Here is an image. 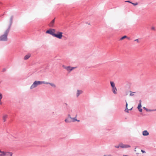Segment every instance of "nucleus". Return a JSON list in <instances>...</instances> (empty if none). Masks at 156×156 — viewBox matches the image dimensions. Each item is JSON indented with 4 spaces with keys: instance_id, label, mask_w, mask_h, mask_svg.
<instances>
[{
    "instance_id": "obj_28",
    "label": "nucleus",
    "mask_w": 156,
    "mask_h": 156,
    "mask_svg": "<svg viewBox=\"0 0 156 156\" xmlns=\"http://www.w3.org/2000/svg\"><path fill=\"white\" fill-rule=\"evenodd\" d=\"M132 4L135 5H137V3H132Z\"/></svg>"
},
{
    "instance_id": "obj_29",
    "label": "nucleus",
    "mask_w": 156,
    "mask_h": 156,
    "mask_svg": "<svg viewBox=\"0 0 156 156\" xmlns=\"http://www.w3.org/2000/svg\"><path fill=\"white\" fill-rule=\"evenodd\" d=\"M141 151L143 153H144L145 152V151H143V150H141Z\"/></svg>"
},
{
    "instance_id": "obj_24",
    "label": "nucleus",
    "mask_w": 156,
    "mask_h": 156,
    "mask_svg": "<svg viewBox=\"0 0 156 156\" xmlns=\"http://www.w3.org/2000/svg\"><path fill=\"white\" fill-rule=\"evenodd\" d=\"M2 98V94L0 93V100L1 101V99Z\"/></svg>"
},
{
    "instance_id": "obj_22",
    "label": "nucleus",
    "mask_w": 156,
    "mask_h": 156,
    "mask_svg": "<svg viewBox=\"0 0 156 156\" xmlns=\"http://www.w3.org/2000/svg\"><path fill=\"white\" fill-rule=\"evenodd\" d=\"M143 108H144V109H145L146 110V111H151V110H148V109H147L145 107H144Z\"/></svg>"
},
{
    "instance_id": "obj_5",
    "label": "nucleus",
    "mask_w": 156,
    "mask_h": 156,
    "mask_svg": "<svg viewBox=\"0 0 156 156\" xmlns=\"http://www.w3.org/2000/svg\"><path fill=\"white\" fill-rule=\"evenodd\" d=\"M13 153L9 151H3L2 156H12Z\"/></svg>"
},
{
    "instance_id": "obj_30",
    "label": "nucleus",
    "mask_w": 156,
    "mask_h": 156,
    "mask_svg": "<svg viewBox=\"0 0 156 156\" xmlns=\"http://www.w3.org/2000/svg\"><path fill=\"white\" fill-rule=\"evenodd\" d=\"M151 29H152V30H155V28H154V27H152L151 28Z\"/></svg>"
},
{
    "instance_id": "obj_23",
    "label": "nucleus",
    "mask_w": 156,
    "mask_h": 156,
    "mask_svg": "<svg viewBox=\"0 0 156 156\" xmlns=\"http://www.w3.org/2000/svg\"><path fill=\"white\" fill-rule=\"evenodd\" d=\"M3 151H2L0 149V156H2Z\"/></svg>"
},
{
    "instance_id": "obj_13",
    "label": "nucleus",
    "mask_w": 156,
    "mask_h": 156,
    "mask_svg": "<svg viewBox=\"0 0 156 156\" xmlns=\"http://www.w3.org/2000/svg\"><path fill=\"white\" fill-rule=\"evenodd\" d=\"M82 91L80 90H78L77 91V97H78L80 94L82 93Z\"/></svg>"
},
{
    "instance_id": "obj_19",
    "label": "nucleus",
    "mask_w": 156,
    "mask_h": 156,
    "mask_svg": "<svg viewBox=\"0 0 156 156\" xmlns=\"http://www.w3.org/2000/svg\"><path fill=\"white\" fill-rule=\"evenodd\" d=\"M48 83V84H49L52 87H56V85L55 84H54L53 83Z\"/></svg>"
},
{
    "instance_id": "obj_32",
    "label": "nucleus",
    "mask_w": 156,
    "mask_h": 156,
    "mask_svg": "<svg viewBox=\"0 0 156 156\" xmlns=\"http://www.w3.org/2000/svg\"><path fill=\"white\" fill-rule=\"evenodd\" d=\"M76 121H77L78 122H80V120H77H77Z\"/></svg>"
},
{
    "instance_id": "obj_34",
    "label": "nucleus",
    "mask_w": 156,
    "mask_h": 156,
    "mask_svg": "<svg viewBox=\"0 0 156 156\" xmlns=\"http://www.w3.org/2000/svg\"><path fill=\"white\" fill-rule=\"evenodd\" d=\"M135 151H136V150H135Z\"/></svg>"
},
{
    "instance_id": "obj_27",
    "label": "nucleus",
    "mask_w": 156,
    "mask_h": 156,
    "mask_svg": "<svg viewBox=\"0 0 156 156\" xmlns=\"http://www.w3.org/2000/svg\"><path fill=\"white\" fill-rule=\"evenodd\" d=\"M115 147H116V148H119V147H120V144H119V146H115Z\"/></svg>"
},
{
    "instance_id": "obj_31",
    "label": "nucleus",
    "mask_w": 156,
    "mask_h": 156,
    "mask_svg": "<svg viewBox=\"0 0 156 156\" xmlns=\"http://www.w3.org/2000/svg\"><path fill=\"white\" fill-rule=\"evenodd\" d=\"M125 2H129V3H132L131 2H130V1H125Z\"/></svg>"
},
{
    "instance_id": "obj_21",
    "label": "nucleus",
    "mask_w": 156,
    "mask_h": 156,
    "mask_svg": "<svg viewBox=\"0 0 156 156\" xmlns=\"http://www.w3.org/2000/svg\"><path fill=\"white\" fill-rule=\"evenodd\" d=\"M131 93L130 94H129V95L130 96H133V95H134V94L133 93H135V92H131Z\"/></svg>"
},
{
    "instance_id": "obj_20",
    "label": "nucleus",
    "mask_w": 156,
    "mask_h": 156,
    "mask_svg": "<svg viewBox=\"0 0 156 156\" xmlns=\"http://www.w3.org/2000/svg\"><path fill=\"white\" fill-rule=\"evenodd\" d=\"M65 122H67V123H68V122H71V121L69 120V119H66L65 120Z\"/></svg>"
},
{
    "instance_id": "obj_1",
    "label": "nucleus",
    "mask_w": 156,
    "mask_h": 156,
    "mask_svg": "<svg viewBox=\"0 0 156 156\" xmlns=\"http://www.w3.org/2000/svg\"><path fill=\"white\" fill-rule=\"evenodd\" d=\"M13 16H11L10 18V21L8 24V28L5 31L4 34L1 35L0 36V41H6L8 40L7 36L9 33V30L12 25Z\"/></svg>"
},
{
    "instance_id": "obj_9",
    "label": "nucleus",
    "mask_w": 156,
    "mask_h": 156,
    "mask_svg": "<svg viewBox=\"0 0 156 156\" xmlns=\"http://www.w3.org/2000/svg\"><path fill=\"white\" fill-rule=\"evenodd\" d=\"M55 22V18L53 20L49 23L48 24L49 27H53L54 26Z\"/></svg>"
},
{
    "instance_id": "obj_10",
    "label": "nucleus",
    "mask_w": 156,
    "mask_h": 156,
    "mask_svg": "<svg viewBox=\"0 0 156 156\" xmlns=\"http://www.w3.org/2000/svg\"><path fill=\"white\" fill-rule=\"evenodd\" d=\"M68 116L69 118H70V119L72 120V122H75L77 120V119H76V117L77 116V115H76L75 117L73 118H72L71 117L70 115H69Z\"/></svg>"
},
{
    "instance_id": "obj_26",
    "label": "nucleus",
    "mask_w": 156,
    "mask_h": 156,
    "mask_svg": "<svg viewBox=\"0 0 156 156\" xmlns=\"http://www.w3.org/2000/svg\"><path fill=\"white\" fill-rule=\"evenodd\" d=\"M139 105H141V100H140L139 101Z\"/></svg>"
},
{
    "instance_id": "obj_17",
    "label": "nucleus",
    "mask_w": 156,
    "mask_h": 156,
    "mask_svg": "<svg viewBox=\"0 0 156 156\" xmlns=\"http://www.w3.org/2000/svg\"><path fill=\"white\" fill-rule=\"evenodd\" d=\"M110 83L111 86L112 87V88L115 87V84L114 82H113L111 81Z\"/></svg>"
},
{
    "instance_id": "obj_18",
    "label": "nucleus",
    "mask_w": 156,
    "mask_h": 156,
    "mask_svg": "<svg viewBox=\"0 0 156 156\" xmlns=\"http://www.w3.org/2000/svg\"><path fill=\"white\" fill-rule=\"evenodd\" d=\"M127 38V36H123V37H122L120 39V40H122L126 38Z\"/></svg>"
},
{
    "instance_id": "obj_4",
    "label": "nucleus",
    "mask_w": 156,
    "mask_h": 156,
    "mask_svg": "<svg viewBox=\"0 0 156 156\" xmlns=\"http://www.w3.org/2000/svg\"><path fill=\"white\" fill-rule=\"evenodd\" d=\"M56 34H55L54 37H55L58 39H61L62 37L63 33L61 32L58 31Z\"/></svg>"
},
{
    "instance_id": "obj_2",
    "label": "nucleus",
    "mask_w": 156,
    "mask_h": 156,
    "mask_svg": "<svg viewBox=\"0 0 156 156\" xmlns=\"http://www.w3.org/2000/svg\"><path fill=\"white\" fill-rule=\"evenodd\" d=\"M48 84V83L45 81H34L33 84L30 87V89H32L36 87L38 85H40L42 84Z\"/></svg>"
},
{
    "instance_id": "obj_14",
    "label": "nucleus",
    "mask_w": 156,
    "mask_h": 156,
    "mask_svg": "<svg viewBox=\"0 0 156 156\" xmlns=\"http://www.w3.org/2000/svg\"><path fill=\"white\" fill-rule=\"evenodd\" d=\"M127 106H128V104L126 103V109L125 110V111L126 112H127V113H128L129 112L128 111L129 110H131L132 109L133 107L130 109H128L127 108Z\"/></svg>"
},
{
    "instance_id": "obj_12",
    "label": "nucleus",
    "mask_w": 156,
    "mask_h": 156,
    "mask_svg": "<svg viewBox=\"0 0 156 156\" xmlns=\"http://www.w3.org/2000/svg\"><path fill=\"white\" fill-rule=\"evenodd\" d=\"M112 90L114 94H117V89L116 87L112 88Z\"/></svg>"
},
{
    "instance_id": "obj_25",
    "label": "nucleus",
    "mask_w": 156,
    "mask_h": 156,
    "mask_svg": "<svg viewBox=\"0 0 156 156\" xmlns=\"http://www.w3.org/2000/svg\"><path fill=\"white\" fill-rule=\"evenodd\" d=\"M135 41H136L138 43H139V41L138 39H136L134 40Z\"/></svg>"
},
{
    "instance_id": "obj_3",
    "label": "nucleus",
    "mask_w": 156,
    "mask_h": 156,
    "mask_svg": "<svg viewBox=\"0 0 156 156\" xmlns=\"http://www.w3.org/2000/svg\"><path fill=\"white\" fill-rule=\"evenodd\" d=\"M55 29H51L48 30H47L46 32V33L50 34L52 36H54L55 34Z\"/></svg>"
},
{
    "instance_id": "obj_11",
    "label": "nucleus",
    "mask_w": 156,
    "mask_h": 156,
    "mask_svg": "<svg viewBox=\"0 0 156 156\" xmlns=\"http://www.w3.org/2000/svg\"><path fill=\"white\" fill-rule=\"evenodd\" d=\"M144 136H147L149 135V133L147 130H144L143 132L142 133Z\"/></svg>"
},
{
    "instance_id": "obj_33",
    "label": "nucleus",
    "mask_w": 156,
    "mask_h": 156,
    "mask_svg": "<svg viewBox=\"0 0 156 156\" xmlns=\"http://www.w3.org/2000/svg\"><path fill=\"white\" fill-rule=\"evenodd\" d=\"M0 104H2V103H1V102H0Z\"/></svg>"
},
{
    "instance_id": "obj_7",
    "label": "nucleus",
    "mask_w": 156,
    "mask_h": 156,
    "mask_svg": "<svg viewBox=\"0 0 156 156\" xmlns=\"http://www.w3.org/2000/svg\"><path fill=\"white\" fill-rule=\"evenodd\" d=\"M120 147L122 148H126L130 147V146L128 144H120Z\"/></svg>"
},
{
    "instance_id": "obj_15",
    "label": "nucleus",
    "mask_w": 156,
    "mask_h": 156,
    "mask_svg": "<svg viewBox=\"0 0 156 156\" xmlns=\"http://www.w3.org/2000/svg\"><path fill=\"white\" fill-rule=\"evenodd\" d=\"M141 107H142V106L140 105V104L138 105L137 107V108H138V109L139 110V112H142V109L141 108Z\"/></svg>"
},
{
    "instance_id": "obj_6",
    "label": "nucleus",
    "mask_w": 156,
    "mask_h": 156,
    "mask_svg": "<svg viewBox=\"0 0 156 156\" xmlns=\"http://www.w3.org/2000/svg\"><path fill=\"white\" fill-rule=\"evenodd\" d=\"M76 67H70V66H67L65 68V69H66L67 71L70 72L72 70H73V69H75L76 68Z\"/></svg>"
},
{
    "instance_id": "obj_8",
    "label": "nucleus",
    "mask_w": 156,
    "mask_h": 156,
    "mask_svg": "<svg viewBox=\"0 0 156 156\" xmlns=\"http://www.w3.org/2000/svg\"><path fill=\"white\" fill-rule=\"evenodd\" d=\"M8 115L7 114H3L2 116V119L4 122L6 121V119L8 118Z\"/></svg>"
},
{
    "instance_id": "obj_16",
    "label": "nucleus",
    "mask_w": 156,
    "mask_h": 156,
    "mask_svg": "<svg viewBox=\"0 0 156 156\" xmlns=\"http://www.w3.org/2000/svg\"><path fill=\"white\" fill-rule=\"evenodd\" d=\"M30 56V54L27 55L25 56L24 57V59L25 60H27L28 59Z\"/></svg>"
}]
</instances>
